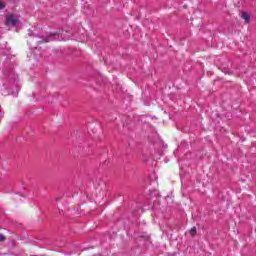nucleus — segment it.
Segmentation results:
<instances>
[{"label": "nucleus", "instance_id": "f257e3e1", "mask_svg": "<svg viewBox=\"0 0 256 256\" xmlns=\"http://www.w3.org/2000/svg\"><path fill=\"white\" fill-rule=\"evenodd\" d=\"M6 25L8 27H17L19 25V19L13 14L6 16Z\"/></svg>", "mask_w": 256, "mask_h": 256}, {"label": "nucleus", "instance_id": "f03ea898", "mask_svg": "<svg viewBox=\"0 0 256 256\" xmlns=\"http://www.w3.org/2000/svg\"><path fill=\"white\" fill-rule=\"evenodd\" d=\"M240 17L245 21V23H249L251 21V15L247 12H242Z\"/></svg>", "mask_w": 256, "mask_h": 256}, {"label": "nucleus", "instance_id": "7ed1b4c3", "mask_svg": "<svg viewBox=\"0 0 256 256\" xmlns=\"http://www.w3.org/2000/svg\"><path fill=\"white\" fill-rule=\"evenodd\" d=\"M195 233H197V228H196V227L191 228V230H190V235H191L192 237H194V236H195Z\"/></svg>", "mask_w": 256, "mask_h": 256}, {"label": "nucleus", "instance_id": "20e7f679", "mask_svg": "<svg viewBox=\"0 0 256 256\" xmlns=\"http://www.w3.org/2000/svg\"><path fill=\"white\" fill-rule=\"evenodd\" d=\"M1 241H5V236L3 234H0V243Z\"/></svg>", "mask_w": 256, "mask_h": 256}, {"label": "nucleus", "instance_id": "39448f33", "mask_svg": "<svg viewBox=\"0 0 256 256\" xmlns=\"http://www.w3.org/2000/svg\"><path fill=\"white\" fill-rule=\"evenodd\" d=\"M0 9H5V3L0 2Z\"/></svg>", "mask_w": 256, "mask_h": 256}, {"label": "nucleus", "instance_id": "423d86ee", "mask_svg": "<svg viewBox=\"0 0 256 256\" xmlns=\"http://www.w3.org/2000/svg\"><path fill=\"white\" fill-rule=\"evenodd\" d=\"M3 119V113L0 110V120Z\"/></svg>", "mask_w": 256, "mask_h": 256}]
</instances>
